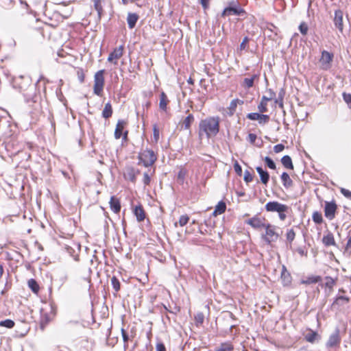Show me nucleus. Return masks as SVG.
Wrapping results in <instances>:
<instances>
[{"mask_svg":"<svg viewBox=\"0 0 351 351\" xmlns=\"http://www.w3.org/2000/svg\"><path fill=\"white\" fill-rule=\"evenodd\" d=\"M42 80L49 82L43 75L39 77L35 84H32V78L28 75L13 77L11 81L12 87L23 94L25 103L32 108L29 112L31 114H35L40 109V97L39 90H37V85Z\"/></svg>","mask_w":351,"mask_h":351,"instance_id":"f257e3e1","label":"nucleus"},{"mask_svg":"<svg viewBox=\"0 0 351 351\" xmlns=\"http://www.w3.org/2000/svg\"><path fill=\"white\" fill-rule=\"evenodd\" d=\"M220 130V117L210 116L202 119L199 123V135L205 134L207 138L215 136Z\"/></svg>","mask_w":351,"mask_h":351,"instance_id":"f03ea898","label":"nucleus"},{"mask_svg":"<svg viewBox=\"0 0 351 351\" xmlns=\"http://www.w3.org/2000/svg\"><path fill=\"white\" fill-rule=\"evenodd\" d=\"M265 209L267 212L278 213V217L281 221H284L286 219L287 213L291 210L290 207L287 205L277 201L268 202L265 206Z\"/></svg>","mask_w":351,"mask_h":351,"instance_id":"7ed1b4c3","label":"nucleus"},{"mask_svg":"<svg viewBox=\"0 0 351 351\" xmlns=\"http://www.w3.org/2000/svg\"><path fill=\"white\" fill-rule=\"evenodd\" d=\"M138 165H143L145 167H151L157 160V156L154 151L146 148L138 153L137 156Z\"/></svg>","mask_w":351,"mask_h":351,"instance_id":"20e7f679","label":"nucleus"},{"mask_svg":"<svg viewBox=\"0 0 351 351\" xmlns=\"http://www.w3.org/2000/svg\"><path fill=\"white\" fill-rule=\"evenodd\" d=\"M245 14V10L240 6L239 3L232 1L229 2L228 6L223 9L221 13V16L226 17L229 15L243 16Z\"/></svg>","mask_w":351,"mask_h":351,"instance_id":"39448f33","label":"nucleus"},{"mask_svg":"<svg viewBox=\"0 0 351 351\" xmlns=\"http://www.w3.org/2000/svg\"><path fill=\"white\" fill-rule=\"evenodd\" d=\"M104 73L105 70L101 69L96 72L94 76L93 93L97 96H100L103 92L105 83Z\"/></svg>","mask_w":351,"mask_h":351,"instance_id":"423d86ee","label":"nucleus"},{"mask_svg":"<svg viewBox=\"0 0 351 351\" xmlns=\"http://www.w3.org/2000/svg\"><path fill=\"white\" fill-rule=\"evenodd\" d=\"M265 234L262 235V239L268 245L277 241L279 234L275 231L276 226L267 223L264 228Z\"/></svg>","mask_w":351,"mask_h":351,"instance_id":"0eeeda50","label":"nucleus"},{"mask_svg":"<svg viewBox=\"0 0 351 351\" xmlns=\"http://www.w3.org/2000/svg\"><path fill=\"white\" fill-rule=\"evenodd\" d=\"M337 210V205L334 199L332 201H326L324 202V216L329 220H332L335 217Z\"/></svg>","mask_w":351,"mask_h":351,"instance_id":"6e6552de","label":"nucleus"},{"mask_svg":"<svg viewBox=\"0 0 351 351\" xmlns=\"http://www.w3.org/2000/svg\"><path fill=\"white\" fill-rule=\"evenodd\" d=\"M333 58V53L329 52L326 50H323L321 53V58L319 59V63L321 64L322 68L324 70L330 69Z\"/></svg>","mask_w":351,"mask_h":351,"instance_id":"1a4fd4ad","label":"nucleus"},{"mask_svg":"<svg viewBox=\"0 0 351 351\" xmlns=\"http://www.w3.org/2000/svg\"><path fill=\"white\" fill-rule=\"evenodd\" d=\"M125 124L126 122L125 120H118L114 133V136L116 139H119L121 137H122L123 140L127 139L128 131L125 130L124 132H123Z\"/></svg>","mask_w":351,"mask_h":351,"instance_id":"9d476101","label":"nucleus"},{"mask_svg":"<svg viewBox=\"0 0 351 351\" xmlns=\"http://www.w3.org/2000/svg\"><path fill=\"white\" fill-rule=\"evenodd\" d=\"M339 333L340 330L339 328H336L335 331L329 336V338L326 343V346L328 348H334L339 345L341 342Z\"/></svg>","mask_w":351,"mask_h":351,"instance_id":"9b49d317","label":"nucleus"},{"mask_svg":"<svg viewBox=\"0 0 351 351\" xmlns=\"http://www.w3.org/2000/svg\"><path fill=\"white\" fill-rule=\"evenodd\" d=\"M123 45H121L118 47L114 48L112 51H111L108 57V62L113 63L114 65L117 64V60L119 59L123 53Z\"/></svg>","mask_w":351,"mask_h":351,"instance_id":"f8f14e48","label":"nucleus"},{"mask_svg":"<svg viewBox=\"0 0 351 351\" xmlns=\"http://www.w3.org/2000/svg\"><path fill=\"white\" fill-rule=\"evenodd\" d=\"M343 12L341 10L337 9L335 10V14L333 18V23L335 27L341 32L343 30Z\"/></svg>","mask_w":351,"mask_h":351,"instance_id":"ddd939ff","label":"nucleus"},{"mask_svg":"<svg viewBox=\"0 0 351 351\" xmlns=\"http://www.w3.org/2000/svg\"><path fill=\"white\" fill-rule=\"evenodd\" d=\"M21 146L15 144L14 141H8L5 142V149L10 156L17 154L21 150Z\"/></svg>","mask_w":351,"mask_h":351,"instance_id":"4468645a","label":"nucleus"},{"mask_svg":"<svg viewBox=\"0 0 351 351\" xmlns=\"http://www.w3.org/2000/svg\"><path fill=\"white\" fill-rule=\"evenodd\" d=\"M245 223L254 229L265 228L267 224L263 222L262 220L258 217V215H255L253 217L248 219L245 221Z\"/></svg>","mask_w":351,"mask_h":351,"instance_id":"2eb2a0df","label":"nucleus"},{"mask_svg":"<svg viewBox=\"0 0 351 351\" xmlns=\"http://www.w3.org/2000/svg\"><path fill=\"white\" fill-rule=\"evenodd\" d=\"M133 214L136 217L138 222L143 221L146 217L145 210L141 204L135 206L133 208Z\"/></svg>","mask_w":351,"mask_h":351,"instance_id":"dca6fc26","label":"nucleus"},{"mask_svg":"<svg viewBox=\"0 0 351 351\" xmlns=\"http://www.w3.org/2000/svg\"><path fill=\"white\" fill-rule=\"evenodd\" d=\"M256 170L259 175L260 180L262 184L267 185L269 181L270 176L269 172L264 169L262 166H258L256 167Z\"/></svg>","mask_w":351,"mask_h":351,"instance_id":"f3484780","label":"nucleus"},{"mask_svg":"<svg viewBox=\"0 0 351 351\" xmlns=\"http://www.w3.org/2000/svg\"><path fill=\"white\" fill-rule=\"evenodd\" d=\"M110 208L112 212L118 214L121 211V206L120 199L114 195L111 196L109 202Z\"/></svg>","mask_w":351,"mask_h":351,"instance_id":"a211bd4d","label":"nucleus"},{"mask_svg":"<svg viewBox=\"0 0 351 351\" xmlns=\"http://www.w3.org/2000/svg\"><path fill=\"white\" fill-rule=\"evenodd\" d=\"M280 277L283 287H289L291 285L292 277L290 273L287 270L285 266H282Z\"/></svg>","mask_w":351,"mask_h":351,"instance_id":"6ab92c4d","label":"nucleus"},{"mask_svg":"<svg viewBox=\"0 0 351 351\" xmlns=\"http://www.w3.org/2000/svg\"><path fill=\"white\" fill-rule=\"evenodd\" d=\"M76 245H77V250L69 245H66L65 250H66V252L71 256H72L73 258L75 261L78 262V261H80L79 254L81 250V245L80 243L76 244Z\"/></svg>","mask_w":351,"mask_h":351,"instance_id":"aec40b11","label":"nucleus"},{"mask_svg":"<svg viewBox=\"0 0 351 351\" xmlns=\"http://www.w3.org/2000/svg\"><path fill=\"white\" fill-rule=\"evenodd\" d=\"M139 19L138 14L134 12H128L127 16V23L129 29H132L135 27L136 23Z\"/></svg>","mask_w":351,"mask_h":351,"instance_id":"412c9836","label":"nucleus"},{"mask_svg":"<svg viewBox=\"0 0 351 351\" xmlns=\"http://www.w3.org/2000/svg\"><path fill=\"white\" fill-rule=\"evenodd\" d=\"M350 302V298L346 295H337L333 302L332 303V306L335 307L336 306H343L345 304H347Z\"/></svg>","mask_w":351,"mask_h":351,"instance_id":"4be33fe9","label":"nucleus"},{"mask_svg":"<svg viewBox=\"0 0 351 351\" xmlns=\"http://www.w3.org/2000/svg\"><path fill=\"white\" fill-rule=\"evenodd\" d=\"M322 278L321 276H307L305 279H302L300 283L302 285H311L315 284L321 282Z\"/></svg>","mask_w":351,"mask_h":351,"instance_id":"5701e85b","label":"nucleus"},{"mask_svg":"<svg viewBox=\"0 0 351 351\" xmlns=\"http://www.w3.org/2000/svg\"><path fill=\"white\" fill-rule=\"evenodd\" d=\"M123 176L125 180H128L132 183H135L136 181V178L134 174V167L132 166L127 167L126 171Z\"/></svg>","mask_w":351,"mask_h":351,"instance_id":"b1692460","label":"nucleus"},{"mask_svg":"<svg viewBox=\"0 0 351 351\" xmlns=\"http://www.w3.org/2000/svg\"><path fill=\"white\" fill-rule=\"evenodd\" d=\"M258 74H254L250 77H245L243 79L242 86L246 89H250V88L254 86V80L256 79H258Z\"/></svg>","mask_w":351,"mask_h":351,"instance_id":"393cba45","label":"nucleus"},{"mask_svg":"<svg viewBox=\"0 0 351 351\" xmlns=\"http://www.w3.org/2000/svg\"><path fill=\"white\" fill-rule=\"evenodd\" d=\"M322 242L325 246L335 245L336 243L334 239V235L331 232H328L326 235L322 238Z\"/></svg>","mask_w":351,"mask_h":351,"instance_id":"a878e982","label":"nucleus"},{"mask_svg":"<svg viewBox=\"0 0 351 351\" xmlns=\"http://www.w3.org/2000/svg\"><path fill=\"white\" fill-rule=\"evenodd\" d=\"M169 101L166 93L164 91H162L160 94L159 108L161 110L166 111Z\"/></svg>","mask_w":351,"mask_h":351,"instance_id":"bb28decb","label":"nucleus"},{"mask_svg":"<svg viewBox=\"0 0 351 351\" xmlns=\"http://www.w3.org/2000/svg\"><path fill=\"white\" fill-rule=\"evenodd\" d=\"M286 91L284 88H281L278 93V98L274 99V103L278 104L279 108H284V97L285 96Z\"/></svg>","mask_w":351,"mask_h":351,"instance_id":"cd10ccee","label":"nucleus"},{"mask_svg":"<svg viewBox=\"0 0 351 351\" xmlns=\"http://www.w3.org/2000/svg\"><path fill=\"white\" fill-rule=\"evenodd\" d=\"M113 112L112 107L110 101L107 102L101 112V116L103 118L107 119L112 117Z\"/></svg>","mask_w":351,"mask_h":351,"instance_id":"c85d7f7f","label":"nucleus"},{"mask_svg":"<svg viewBox=\"0 0 351 351\" xmlns=\"http://www.w3.org/2000/svg\"><path fill=\"white\" fill-rule=\"evenodd\" d=\"M280 179L282 180V185L286 189H288V188H289V187H291L292 186L293 181L290 178V176H289V173L287 172H286V171L282 172L281 176H280Z\"/></svg>","mask_w":351,"mask_h":351,"instance_id":"c756f323","label":"nucleus"},{"mask_svg":"<svg viewBox=\"0 0 351 351\" xmlns=\"http://www.w3.org/2000/svg\"><path fill=\"white\" fill-rule=\"evenodd\" d=\"M195 118L193 114H189L184 119L181 129L190 130L192 123L194 122Z\"/></svg>","mask_w":351,"mask_h":351,"instance_id":"7c9ffc66","label":"nucleus"},{"mask_svg":"<svg viewBox=\"0 0 351 351\" xmlns=\"http://www.w3.org/2000/svg\"><path fill=\"white\" fill-rule=\"evenodd\" d=\"M280 161L285 168L290 170L293 169V165L290 156L285 155L282 157Z\"/></svg>","mask_w":351,"mask_h":351,"instance_id":"2f4dec72","label":"nucleus"},{"mask_svg":"<svg viewBox=\"0 0 351 351\" xmlns=\"http://www.w3.org/2000/svg\"><path fill=\"white\" fill-rule=\"evenodd\" d=\"M267 99V96L263 95L261 98V101L258 105V110L260 112H267L268 111V108L267 107V101H269Z\"/></svg>","mask_w":351,"mask_h":351,"instance_id":"473e14b6","label":"nucleus"},{"mask_svg":"<svg viewBox=\"0 0 351 351\" xmlns=\"http://www.w3.org/2000/svg\"><path fill=\"white\" fill-rule=\"evenodd\" d=\"M27 285L29 288L32 290V291L34 293H37L40 290V286L38 282L34 279L31 278L28 280Z\"/></svg>","mask_w":351,"mask_h":351,"instance_id":"72a5a7b5","label":"nucleus"},{"mask_svg":"<svg viewBox=\"0 0 351 351\" xmlns=\"http://www.w3.org/2000/svg\"><path fill=\"white\" fill-rule=\"evenodd\" d=\"M318 337V332L312 330L305 335V339L309 343H314Z\"/></svg>","mask_w":351,"mask_h":351,"instance_id":"f704fd0d","label":"nucleus"},{"mask_svg":"<svg viewBox=\"0 0 351 351\" xmlns=\"http://www.w3.org/2000/svg\"><path fill=\"white\" fill-rule=\"evenodd\" d=\"M312 219L313 222L317 225L322 224L324 221L322 213L317 210L313 213Z\"/></svg>","mask_w":351,"mask_h":351,"instance_id":"c9c22d12","label":"nucleus"},{"mask_svg":"<svg viewBox=\"0 0 351 351\" xmlns=\"http://www.w3.org/2000/svg\"><path fill=\"white\" fill-rule=\"evenodd\" d=\"M94 2V8L95 10L97 12V15L99 19L101 18L102 13H103V8L101 5V1L102 0H93Z\"/></svg>","mask_w":351,"mask_h":351,"instance_id":"e433bc0d","label":"nucleus"},{"mask_svg":"<svg viewBox=\"0 0 351 351\" xmlns=\"http://www.w3.org/2000/svg\"><path fill=\"white\" fill-rule=\"evenodd\" d=\"M215 212L220 215L223 213L226 210V204L223 200H220L215 207Z\"/></svg>","mask_w":351,"mask_h":351,"instance_id":"4c0bfd02","label":"nucleus"},{"mask_svg":"<svg viewBox=\"0 0 351 351\" xmlns=\"http://www.w3.org/2000/svg\"><path fill=\"white\" fill-rule=\"evenodd\" d=\"M325 280H326V282L324 284L325 287L331 290L332 289V287H334V285H335V284H336L337 278L334 279L331 276H327L325 277Z\"/></svg>","mask_w":351,"mask_h":351,"instance_id":"58836bf2","label":"nucleus"},{"mask_svg":"<svg viewBox=\"0 0 351 351\" xmlns=\"http://www.w3.org/2000/svg\"><path fill=\"white\" fill-rule=\"evenodd\" d=\"M49 322H50V317H49L48 313H46L42 314L41 319L40 322V328L42 330H43Z\"/></svg>","mask_w":351,"mask_h":351,"instance_id":"ea45409f","label":"nucleus"},{"mask_svg":"<svg viewBox=\"0 0 351 351\" xmlns=\"http://www.w3.org/2000/svg\"><path fill=\"white\" fill-rule=\"evenodd\" d=\"M111 285L112 286V288L116 292H118L121 289V282L118 278L115 276H113L111 278Z\"/></svg>","mask_w":351,"mask_h":351,"instance_id":"a19ab883","label":"nucleus"},{"mask_svg":"<svg viewBox=\"0 0 351 351\" xmlns=\"http://www.w3.org/2000/svg\"><path fill=\"white\" fill-rule=\"evenodd\" d=\"M263 113L264 112H260L258 118L257 119L260 125H265L267 123L270 119L269 115Z\"/></svg>","mask_w":351,"mask_h":351,"instance_id":"79ce46f5","label":"nucleus"},{"mask_svg":"<svg viewBox=\"0 0 351 351\" xmlns=\"http://www.w3.org/2000/svg\"><path fill=\"white\" fill-rule=\"evenodd\" d=\"M263 160L267 167L271 169H276V165L271 158H270L269 156H265L263 158Z\"/></svg>","mask_w":351,"mask_h":351,"instance_id":"37998d69","label":"nucleus"},{"mask_svg":"<svg viewBox=\"0 0 351 351\" xmlns=\"http://www.w3.org/2000/svg\"><path fill=\"white\" fill-rule=\"evenodd\" d=\"M15 325L14 322L10 319H6L0 321V326L5 327L9 329L12 328Z\"/></svg>","mask_w":351,"mask_h":351,"instance_id":"c03bdc74","label":"nucleus"},{"mask_svg":"<svg viewBox=\"0 0 351 351\" xmlns=\"http://www.w3.org/2000/svg\"><path fill=\"white\" fill-rule=\"evenodd\" d=\"M187 171L185 169L181 168L177 174V179L180 182V184H182L184 181L185 177L186 176Z\"/></svg>","mask_w":351,"mask_h":351,"instance_id":"a18cd8bd","label":"nucleus"},{"mask_svg":"<svg viewBox=\"0 0 351 351\" xmlns=\"http://www.w3.org/2000/svg\"><path fill=\"white\" fill-rule=\"evenodd\" d=\"M237 100L232 99L230 101V106L228 107L229 111L227 112L228 116H232L234 114V112L236 111L237 106Z\"/></svg>","mask_w":351,"mask_h":351,"instance_id":"49530a36","label":"nucleus"},{"mask_svg":"<svg viewBox=\"0 0 351 351\" xmlns=\"http://www.w3.org/2000/svg\"><path fill=\"white\" fill-rule=\"evenodd\" d=\"M215 351H233V346L230 343H223Z\"/></svg>","mask_w":351,"mask_h":351,"instance_id":"de8ad7c7","label":"nucleus"},{"mask_svg":"<svg viewBox=\"0 0 351 351\" xmlns=\"http://www.w3.org/2000/svg\"><path fill=\"white\" fill-rule=\"evenodd\" d=\"M204 315L203 313L199 312V313H197L195 315V321L196 326L202 324L204 322Z\"/></svg>","mask_w":351,"mask_h":351,"instance_id":"09e8293b","label":"nucleus"},{"mask_svg":"<svg viewBox=\"0 0 351 351\" xmlns=\"http://www.w3.org/2000/svg\"><path fill=\"white\" fill-rule=\"evenodd\" d=\"M298 29L301 34L305 36L307 34L308 27V25L305 22H302L298 27Z\"/></svg>","mask_w":351,"mask_h":351,"instance_id":"8fccbe9b","label":"nucleus"},{"mask_svg":"<svg viewBox=\"0 0 351 351\" xmlns=\"http://www.w3.org/2000/svg\"><path fill=\"white\" fill-rule=\"evenodd\" d=\"M189 219H190V218L188 215H186V214L182 215L180 217L178 223H179L180 226L182 227L188 223V222L189 221Z\"/></svg>","mask_w":351,"mask_h":351,"instance_id":"3c124183","label":"nucleus"},{"mask_svg":"<svg viewBox=\"0 0 351 351\" xmlns=\"http://www.w3.org/2000/svg\"><path fill=\"white\" fill-rule=\"evenodd\" d=\"M160 137V130L156 124L153 125V138L156 143L159 140Z\"/></svg>","mask_w":351,"mask_h":351,"instance_id":"603ef678","label":"nucleus"},{"mask_svg":"<svg viewBox=\"0 0 351 351\" xmlns=\"http://www.w3.org/2000/svg\"><path fill=\"white\" fill-rule=\"evenodd\" d=\"M295 233L293 230V229H289L287 230V232L286 234V238H287V241H289V243H291L294 239H295Z\"/></svg>","mask_w":351,"mask_h":351,"instance_id":"864d4df0","label":"nucleus"},{"mask_svg":"<svg viewBox=\"0 0 351 351\" xmlns=\"http://www.w3.org/2000/svg\"><path fill=\"white\" fill-rule=\"evenodd\" d=\"M343 101L348 104L349 108H351V93L343 92L342 93Z\"/></svg>","mask_w":351,"mask_h":351,"instance_id":"5fc2aeb1","label":"nucleus"},{"mask_svg":"<svg viewBox=\"0 0 351 351\" xmlns=\"http://www.w3.org/2000/svg\"><path fill=\"white\" fill-rule=\"evenodd\" d=\"M243 180L248 184L253 180V175L248 170H245L244 171Z\"/></svg>","mask_w":351,"mask_h":351,"instance_id":"6e6d98bb","label":"nucleus"},{"mask_svg":"<svg viewBox=\"0 0 351 351\" xmlns=\"http://www.w3.org/2000/svg\"><path fill=\"white\" fill-rule=\"evenodd\" d=\"M223 321H228L230 319L232 320H236V316L230 311L226 312L223 315Z\"/></svg>","mask_w":351,"mask_h":351,"instance_id":"4d7b16f0","label":"nucleus"},{"mask_svg":"<svg viewBox=\"0 0 351 351\" xmlns=\"http://www.w3.org/2000/svg\"><path fill=\"white\" fill-rule=\"evenodd\" d=\"M234 171L235 173L239 176H242V167L241 166L239 165V163L238 162L237 160H236L234 163Z\"/></svg>","mask_w":351,"mask_h":351,"instance_id":"13d9d810","label":"nucleus"},{"mask_svg":"<svg viewBox=\"0 0 351 351\" xmlns=\"http://www.w3.org/2000/svg\"><path fill=\"white\" fill-rule=\"evenodd\" d=\"M250 41V38L248 36H245L243 38V40L241 41V43H240L239 45V50L241 51H243V50H245L246 49V47H247V43Z\"/></svg>","mask_w":351,"mask_h":351,"instance_id":"bf43d9fd","label":"nucleus"},{"mask_svg":"<svg viewBox=\"0 0 351 351\" xmlns=\"http://www.w3.org/2000/svg\"><path fill=\"white\" fill-rule=\"evenodd\" d=\"M260 112H250L246 115V118L251 121H257Z\"/></svg>","mask_w":351,"mask_h":351,"instance_id":"052dcab7","label":"nucleus"},{"mask_svg":"<svg viewBox=\"0 0 351 351\" xmlns=\"http://www.w3.org/2000/svg\"><path fill=\"white\" fill-rule=\"evenodd\" d=\"M77 78L80 83L84 82L85 75L82 69H79L77 71Z\"/></svg>","mask_w":351,"mask_h":351,"instance_id":"680f3d73","label":"nucleus"},{"mask_svg":"<svg viewBox=\"0 0 351 351\" xmlns=\"http://www.w3.org/2000/svg\"><path fill=\"white\" fill-rule=\"evenodd\" d=\"M156 351H167L166 347L164 343L161 341H158L156 345Z\"/></svg>","mask_w":351,"mask_h":351,"instance_id":"e2e57ef3","label":"nucleus"},{"mask_svg":"<svg viewBox=\"0 0 351 351\" xmlns=\"http://www.w3.org/2000/svg\"><path fill=\"white\" fill-rule=\"evenodd\" d=\"M341 193L346 198L349 199L351 197V191L345 188L340 189Z\"/></svg>","mask_w":351,"mask_h":351,"instance_id":"0e129e2a","label":"nucleus"},{"mask_svg":"<svg viewBox=\"0 0 351 351\" xmlns=\"http://www.w3.org/2000/svg\"><path fill=\"white\" fill-rule=\"evenodd\" d=\"M150 182H151V177L149 176V175L148 174L147 172H145L143 173V184L145 186H147L150 184Z\"/></svg>","mask_w":351,"mask_h":351,"instance_id":"69168bd1","label":"nucleus"},{"mask_svg":"<svg viewBox=\"0 0 351 351\" xmlns=\"http://www.w3.org/2000/svg\"><path fill=\"white\" fill-rule=\"evenodd\" d=\"M285 149V145L282 143L277 144L274 147V151L275 153H280Z\"/></svg>","mask_w":351,"mask_h":351,"instance_id":"338daca9","label":"nucleus"},{"mask_svg":"<svg viewBox=\"0 0 351 351\" xmlns=\"http://www.w3.org/2000/svg\"><path fill=\"white\" fill-rule=\"evenodd\" d=\"M267 93H268V96H267V99L269 100H272L274 99H275L276 96V93L275 91L273 90V89L271 88H269L267 90Z\"/></svg>","mask_w":351,"mask_h":351,"instance_id":"774afa93","label":"nucleus"}]
</instances>
